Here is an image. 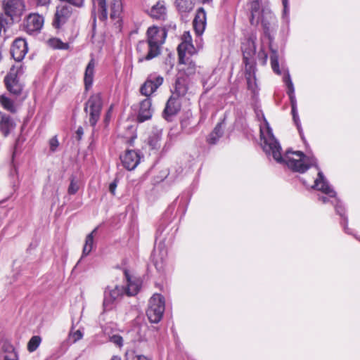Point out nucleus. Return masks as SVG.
<instances>
[{
	"label": "nucleus",
	"mask_w": 360,
	"mask_h": 360,
	"mask_svg": "<svg viewBox=\"0 0 360 360\" xmlns=\"http://www.w3.org/2000/svg\"><path fill=\"white\" fill-rule=\"evenodd\" d=\"M260 134L261 145L266 153L271 154L276 162L285 164L292 172L304 173L315 164L314 160L307 156L302 151L288 150L285 152L284 156H282L281 147L269 127L267 129V137L264 136L262 129H260Z\"/></svg>",
	"instance_id": "nucleus-1"
},
{
	"label": "nucleus",
	"mask_w": 360,
	"mask_h": 360,
	"mask_svg": "<svg viewBox=\"0 0 360 360\" xmlns=\"http://www.w3.org/2000/svg\"><path fill=\"white\" fill-rule=\"evenodd\" d=\"M167 34L165 28L155 25L149 27L146 31V40L139 41L136 46L138 62L148 61L158 57L161 53V47Z\"/></svg>",
	"instance_id": "nucleus-2"
},
{
	"label": "nucleus",
	"mask_w": 360,
	"mask_h": 360,
	"mask_svg": "<svg viewBox=\"0 0 360 360\" xmlns=\"http://www.w3.org/2000/svg\"><path fill=\"white\" fill-rule=\"evenodd\" d=\"M170 226H158L155 233V243L154 250L151 255L152 261L156 269L161 272L165 270L167 251L165 242L172 240L173 233L169 235Z\"/></svg>",
	"instance_id": "nucleus-3"
},
{
	"label": "nucleus",
	"mask_w": 360,
	"mask_h": 360,
	"mask_svg": "<svg viewBox=\"0 0 360 360\" xmlns=\"http://www.w3.org/2000/svg\"><path fill=\"white\" fill-rule=\"evenodd\" d=\"M194 46L188 41L181 42L177 47L178 72L177 75L191 81L197 72V65L191 56Z\"/></svg>",
	"instance_id": "nucleus-4"
},
{
	"label": "nucleus",
	"mask_w": 360,
	"mask_h": 360,
	"mask_svg": "<svg viewBox=\"0 0 360 360\" xmlns=\"http://www.w3.org/2000/svg\"><path fill=\"white\" fill-rule=\"evenodd\" d=\"M94 11H96L100 20L105 21L108 15L111 19L119 18L122 12L121 0H92Z\"/></svg>",
	"instance_id": "nucleus-5"
},
{
	"label": "nucleus",
	"mask_w": 360,
	"mask_h": 360,
	"mask_svg": "<svg viewBox=\"0 0 360 360\" xmlns=\"http://www.w3.org/2000/svg\"><path fill=\"white\" fill-rule=\"evenodd\" d=\"M22 72V65H13L4 79L7 91L13 95L22 94L24 85L20 81L19 75Z\"/></svg>",
	"instance_id": "nucleus-6"
},
{
	"label": "nucleus",
	"mask_w": 360,
	"mask_h": 360,
	"mask_svg": "<svg viewBox=\"0 0 360 360\" xmlns=\"http://www.w3.org/2000/svg\"><path fill=\"white\" fill-rule=\"evenodd\" d=\"M103 108V99L101 93L92 94L84 105V111L89 115L90 125L94 127L100 119Z\"/></svg>",
	"instance_id": "nucleus-7"
},
{
	"label": "nucleus",
	"mask_w": 360,
	"mask_h": 360,
	"mask_svg": "<svg viewBox=\"0 0 360 360\" xmlns=\"http://www.w3.org/2000/svg\"><path fill=\"white\" fill-rule=\"evenodd\" d=\"M165 309L164 297L160 294H155L149 300L146 315L151 323H157L162 319Z\"/></svg>",
	"instance_id": "nucleus-8"
},
{
	"label": "nucleus",
	"mask_w": 360,
	"mask_h": 360,
	"mask_svg": "<svg viewBox=\"0 0 360 360\" xmlns=\"http://www.w3.org/2000/svg\"><path fill=\"white\" fill-rule=\"evenodd\" d=\"M44 18L37 13H31L23 20V30L29 34L39 33L43 27Z\"/></svg>",
	"instance_id": "nucleus-9"
},
{
	"label": "nucleus",
	"mask_w": 360,
	"mask_h": 360,
	"mask_svg": "<svg viewBox=\"0 0 360 360\" xmlns=\"http://www.w3.org/2000/svg\"><path fill=\"white\" fill-rule=\"evenodd\" d=\"M72 13V8L67 4L57 6L52 25L57 29H60L70 19Z\"/></svg>",
	"instance_id": "nucleus-10"
},
{
	"label": "nucleus",
	"mask_w": 360,
	"mask_h": 360,
	"mask_svg": "<svg viewBox=\"0 0 360 360\" xmlns=\"http://www.w3.org/2000/svg\"><path fill=\"white\" fill-rule=\"evenodd\" d=\"M124 287L116 285L114 288L108 287L104 292L103 309L110 311L113 307L114 302L122 295H124Z\"/></svg>",
	"instance_id": "nucleus-11"
},
{
	"label": "nucleus",
	"mask_w": 360,
	"mask_h": 360,
	"mask_svg": "<svg viewBox=\"0 0 360 360\" xmlns=\"http://www.w3.org/2000/svg\"><path fill=\"white\" fill-rule=\"evenodd\" d=\"M180 97L172 94L167 100L162 112L163 117L169 121L171 118L176 115L181 109Z\"/></svg>",
	"instance_id": "nucleus-12"
},
{
	"label": "nucleus",
	"mask_w": 360,
	"mask_h": 360,
	"mask_svg": "<svg viewBox=\"0 0 360 360\" xmlns=\"http://www.w3.org/2000/svg\"><path fill=\"white\" fill-rule=\"evenodd\" d=\"M27 51V44L25 39L17 38L12 43L11 54L15 61H21L25 58Z\"/></svg>",
	"instance_id": "nucleus-13"
},
{
	"label": "nucleus",
	"mask_w": 360,
	"mask_h": 360,
	"mask_svg": "<svg viewBox=\"0 0 360 360\" xmlns=\"http://www.w3.org/2000/svg\"><path fill=\"white\" fill-rule=\"evenodd\" d=\"M152 101L150 98H146L139 103V110L136 121L139 123L149 120L153 116Z\"/></svg>",
	"instance_id": "nucleus-14"
},
{
	"label": "nucleus",
	"mask_w": 360,
	"mask_h": 360,
	"mask_svg": "<svg viewBox=\"0 0 360 360\" xmlns=\"http://www.w3.org/2000/svg\"><path fill=\"white\" fill-rule=\"evenodd\" d=\"M163 81L164 79L162 76L155 77L154 79H146L140 88V93L146 96V98H150V96L162 84Z\"/></svg>",
	"instance_id": "nucleus-15"
},
{
	"label": "nucleus",
	"mask_w": 360,
	"mask_h": 360,
	"mask_svg": "<svg viewBox=\"0 0 360 360\" xmlns=\"http://www.w3.org/2000/svg\"><path fill=\"white\" fill-rule=\"evenodd\" d=\"M148 14L154 20L165 21L167 18V8L164 0H159L148 11Z\"/></svg>",
	"instance_id": "nucleus-16"
},
{
	"label": "nucleus",
	"mask_w": 360,
	"mask_h": 360,
	"mask_svg": "<svg viewBox=\"0 0 360 360\" xmlns=\"http://www.w3.org/2000/svg\"><path fill=\"white\" fill-rule=\"evenodd\" d=\"M24 9L23 0H6L4 4L5 13L11 18L20 15Z\"/></svg>",
	"instance_id": "nucleus-17"
},
{
	"label": "nucleus",
	"mask_w": 360,
	"mask_h": 360,
	"mask_svg": "<svg viewBox=\"0 0 360 360\" xmlns=\"http://www.w3.org/2000/svg\"><path fill=\"white\" fill-rule=\"evenodd\" d=\"M120 159L123 167L129 171L135 169L140 162L139 153L134 150H126Z\"/></svg>",
	"instance_id": "nucleus-18"
},
{
	"label": "nucleus",
	"mask_w": 360,
	"mask_h": 360,
	"mask_svg": "<svg viewBox=\"0 0 360 360\" xmlns=\"http://www.w3.org/2000/svg\"><path fill=\"white\" fill-rule=\"evenodd\" d=\"M206 13L202 8L198 9L193 21V26L195 34L198 36L202 34L206 27Z\"/></svg>",
	"instance_id": "nucleus-19"
},
{
	"label": "nucleus",
	"mask_w": 360,
	"mask_h": 360,
	"mask_svg": "<svg viewBox=\"0 0 360 360\" xmlns=\"http://www.w3.org/2000/svg\"><path fill=\"white\" fill-rule=\"evenodd\" d=\"M15 128L13 119L7 114L0 112V131L4 136H8Z\"/></svg>",
	"instance_id": "nucleus-20"
},
{
	"label": "nucleus",
	"mask_w": 360,
	"mask_h": 360,
	"mask_svg": "<svg viewBox=\"0 0 360 360\" xmlns=\"http://www.w3.org/2000/svg\"><path fill=\"white\" fill-rule=\"evenodd\" d=\"M191 83V80L176 75V78L174 84V91H172V94H174L178 97L184 96L188 91L189 85Z\"/></svg>",
	"instance_id": "nucleus-21"
},
{
	"label": "nucleus",
	"mask_w": 360,
	"mask_h": 360,
	"mask_svg": "<svg viewBox=\"0 0 360 360\" xmlns=\"http://www.w3.org/2000/svg\"><path fill=\"white\" fill-rule=\"evenodd\" d=\"M314 184L313 188L322 191L323 193L328 195L330 197H335V192L332 189L324 179L323 173L319 171L317 177L314 181Z\"/></svg>",
	"instance_id": "nucleus-22"
},
{
	"label": "nucleus",
	"mask_w": 360,
	"mask_h": 360,
	"mask_svg": "<svg viewBox=\"0 0 360 360\" xmlns=\"http://www.w3.org/2000/svg\"><path fill=\"white\" fill-rule=\"evenodd\" d=\"M125 276L127 281V287H124L125 294L128 296H134L136 295L141 288L140 281L139 280H131L126 271Z\"/></svg>",
	"instance_id": "nucleus-23"
},
{
	"label": "nucleus",
	"mask_w": 360,
	"mask_h": 360,
	"mask_svg": "<svg viewBox=\"0 0 360 360\" xmlns=\"http://www.w3.org/2000/svg\"><path fill=\"white\" fill-rule=\"evenodd\" d=\"M94 68H95V62L94 59H91L85 70L84 72V86L85 89L88 91L89 88L92 86L94 75Z\"/></svg>",
	"instance_id": "nucleus-24"
},
{
	"label": "nucleus",
	"mask_w": 360,
	"mask_h": 360,
	"mask_svg": "<svg viewBox=\"0 0 360 360\" xmlns=\"http://www.w3.org/2000/svg\"><path fill=\"white\" fill-rule=\"evenodd\" d=\"M223 130L221 123H218L207 137V142L210 145L216 144L222 136Z\"/></svg>",
	"instance_id": "nucleus-25"
},
{
	"label": "nucleus",
	"mask_w": 360,
	"mask_h": 360,
	"mask_svg": "<svg viewBox=\"0 0 360 360\" xmlns=\"http://www.w3.org/2000/svg\"><path fill=\"white\" fill-rule=\"evenodd\" d=\"M96 231H97V228L94 229L90 233H89L86 236V240H85V243H84V245L83 248L82 257L87 256L88 255H89L91 251L92 250V248L94 246V234L96 233Z\"/></svg>",
	"instance_id": "nucleus-26"
},
{
	"label": "nucleus",
	"mask_w": 360,
	"mask_h": 360,
	"mask_svg": "<svg viewBox=\"0 0 360 360\" xmlns=\"http://www.w3.org/2000/svg\"><path fill=\"white\" fill-rule=\"evenodd\" d=\"M176 6L179 12H188L193 8V0H176Z\"/></svg>",
	"instance_id": "nucleus-27"
},
{
	"label": "nucleus",
	"mask_w": 360,
	"mask_h": 360,
	"mask_svg": "<svg viewBox=\"0 0 360 360\" xmlns=\"http://www.w3.org/2000/svg\"><path fill=\"white\" fill-rule=\"evenodd\" d=\"M250 22L251 25L255 24V18L259 15L260 11V2L259 0H252L250 2Z\"/></svg>",
	"instance_id": "nucleus-28"
},
{
	"label": "nucleus",
	"mask_w": 360,
	"mask_h": 360,
	"mask_svg": "<svg viewBox=\"0 0 360 360\" xmlns=\"http://www.w3.org/2000/svg\"><path fill=\"white\" fill-rule=\"evenodd\" d=\"M48 45L54 49L67 50L69 49V44L63 42L58 38H51L47 41Z\"/></svg>",
	"instance_id": "nucleus-29"
},
{
	"label": "nucleus",
	"mask_w": 360,
	"mask_h": 360,
	"mask_svg": "<svg viewBox=\"0 0 360 360\" xmlns=\"http://www.w3.org/2000/svg\"><path fill=\"white\" fill-rule=\"evenodd\" d=\"M271 53L270 56V60H271V66L273 70V71L277 74L280 75L281 73L279 68V63H278V54L276 50H274L270 47Z\"/></svg>",
	"instance_id": "nucleus-30"
},
{
	"label": "nucleus",
	"mask_w": 360,
	"mask_h": 360,
	"mask_svg": "<svg viewBox=\"0 0 360 360\" xmlns=\"http://www.w3.org/2000/svg\"><path fill=\"white\" fill-rule=\"evenodd\" d=\"M0 104L4 109L11 112H15V108L13 101L11 98L4 95L0 96Z\"/></svg>",
	"instance_id": "nucleus-31"
},
{
	"label": "nucleus",
	"mask_w": 360,
	"mask_h": 360,
	"mask_svg": "<svg viewBox=\"0 0 360 360\" xmlns=\"http://www.w3.org/2000/svg\"><path fill=\"white\" fill-rule=\"evenodd\" d=\"M41 342V338L39 335H34L31 338L27 343V350L30 352H34L40 345Z\"/></svg>",
	"instance_id": "nucleus-32"
},
{
	"label": "nucleus",
	"mask_w": 360,
	"mask_h": 360,
	"mask_svg": "<svg viewBox=\"0 0 360 360\" xmlns=\"http://www.w3.org/2000/svg\"><path fill=\"white\" fill-rule=\"evenodd\" d=\"M70 183L68 188V193L69 195H75L79 189L78 181H76L75 177L72 176L70 179Z\"/></svg>",
	"instance_id": "nucleus-33"
},
{
	"label": "nucleus",
	"mask_w": 360,
	"mask_h": 360,
	"mask_svg": "<svg viewBox=\"0 0 360 360\" xmlns=\"http://www.w3.org/2000/svg\"><path fill=\"white\" fill-rule=\"evenodd\" d=\"M69 338L72 343H75L83 338V333L80 330H77L74 332L71 331L70 333Z\"/></svg>",
	"instance_id": "nucleus-34"
},
{
	"label": "nucleus",
	"mask_w": 360,
	"mask_h": 360,
	"mask_svg": "<svg viewBox=\"0 0 360 360\" xmlns=\"http://www.w3.org/2000/svg\"><path fill=\"white\" fill-rule=\"evenodd\" d=\"M160 139L158 136L153 135L148 138V145L152 148V149H155L160 147Z\"/></svg>",
	"instance_id": "nucleus-35"
},
{
	"label": "nucleus",
	"mask_w": 360,
	"mask_h": 360,
	"mask_svg": "<svg viewBox=\"0 0 360 360\" xmlns=\"http://www.w3.org/2000/svg\"><path fill=\"white\" fill-rule=\"evenodd\" d=\"M126 356V360H151L143 355L136 354L134 352L127 353Z\"/></svg>",
	"instance_id": "nucleus-36"
},
{
	"label": "nucleus",
	"mask_w": 360,
	"mask_h": 360,
	"mask_svg": "<svg viewBox=\"0 0 360 360\" xmlns=\"http://www.w3.org/2000/svg\"><path fill=\"white\" fill-rule=\"evenodd\" d=\"M110 341L119 347H121L123 345V338L120 335H113L110 336Z\"/></svg>",
	"instance_id": "nucleus-37"
},
{
	"label": "nucleus",
	"mask_w": 360,
	"mask_h": 360,
	"mask_svg": "<svg viewBox=\"0 0 360 360\" xmlns=\"http://www.w3.org/2000/svg\"><path fill=\"white\" fill-rule=\"evenodd\" d=\"M11 351L8 352L4 358V360H18V355L14 349L11 347Z\"/></svg>",
	"instance_id": "nucleus-38"
},
{
	"label": "nucleus",
	"mask_w": 360,
	"mask_h": 360,
	"mask_svg": "<svg viewBox=\"0 0 360 360\" xmlns=\"http://www.w3.org/2000/svg\"><path fill=\"white\" fill-rule=\"evenodd\" d=\"M291 113H292L293 122L295 124V125L297 126V128L300 134H301L300 121V118H299V116L297 114V110H291Z\"/></svg>",
	"instance_id": "nucleus-39"
},
{
	"label": "nucleus",
	"mask_w": 360,
	"mask_h": 360,
	"mask_svg": "<svg viewBox=\"0 0 360 360\" xmlns=\"http://www.w3.org/2000/svg\"><path fill=\"white\" fill-rule=\"evenodd\" d=\"M262 28L264 30V34L268 37L270 41L272 40V37L270 33V25L264 20L262 22Z\"/></svg>",
	"instance_id": "nucleus-40"
},
{
	"label": "nucleus",
	"mask_w": 360,
	"mask_h": 360,
	"mask_svg": "<svg viewBox=\"0 0 360 360\" xmlns=\"http://www.w3.org/2000/svg\"><path fill=\"white\" fill-rule=\"evenodd\" d=\"M59 145L58 140L56 136L52 137L49 141L50 150L55 151Z\"/></svg>",
	"instance_id": "nucleus-41"
},
{
	"label": "nucleus",
	"mask_w": 360,
	"mask_h": 360,
	"mask_svg": "<svg viewBox=\"0 0 360 360\" xmlns=\"http://www.w3.org/2000/svg\"><path fill=\"white\" fill-rule=\"evenodd\" d=\"M181 127L183 129H186L191 124V117L186 116V117L183 118L181 122Z\"/></svg>",
	"instance_id": "nucleus-42"
},
{
	"label": "nucleus",
	"mask_w": 360,
	"mask_h": 360,
	"mask_svg": "<svg viewBox=\"0 0 360 360\" xmlns=\"http://www.w3.org/2000/svg\"><path fill=\"white\" fill-rule=\"evenodd\" d=\"M344 231L345 233L353 236L356 240L360 241V237L354 230L349 226H344Z\"/></svg>",
	"instance_id": "nucleus-43"
},
{
	"label": "nucleus",
	"mask_w": 360,
	"mask_h": 360,
	"mask_svg": "<svg viewBox=\"0 0 360 360\" xmlns=\"http://www.w3.org/2000/svg\"><path fill=\"white\" fill-rule=\"evenodd\" d=\"M259 57L262 60V65H266L268 58V54L264 50L261 49L259 52Z\"/></svg>",
	"instance_id": "nucleus-44"
},
{
	"label": "nucleus",
	"mask_w": 360,
	"mask_h": 360,
	"mask_svg": "<svg viewBox=\"0 0 360 360\" xmlns=\"http://www.w3.org/2000/svg\"><path fill=\"white\" fill-rule=\"evenodd\" d=\"M289 96L291 105V110H297V101L294 94H291Z\"/></svg>",
	"instance_id": "nucleus-45"
},
{
	"label": "nucleus",
	"mask_w": 360,
	"mask_h": 360,
	"mask_svg": "<svg viewBox=\"0 0 360 360\" xmlns=\"http://www.w3.org/2000/svg\"><path fill=\"white\" fill-rule=\"evenodd\" d=\"M287 88H288L287 93L288 95H290L291 94H294V87H293L292 82H291L290 79H289V81L287 82Z\"/></svg>",
	"instance_id": "nucleus-46"
},
{
	"label": "nucleus",
	"mask_w": 360,
	"mask_h": 360,
	"mask_svg": "<svg viewBox=\"0 0 360 360\" xmlns=\"http://www.w3.org/2000/svg\"><path fill=\"white\" fill-rule=\"evenodd\" d=\"M84 134V129L82 127H79L76 131V136H77V139L78 141L81 140L82 136Z\"/></svg>",
	"instance_id": "nucleus-47"
},
{
	"label": "nucleus",
	"mask_w": 360,
	"mask_h": 360,
	"mask_svg": "<svg viewBox=\"0 0 360 360\" xmlns=\"http://www.w3.org/2000/svg\"><path fill=\"white\" fill-rule=\"evenodd\" d=\"M116 188H117V181L116 180H115L114 181H112V183H110V186H109V191L112 193V194H115V190H116Z\"/></svg>",
	"instance_id": "nucleus-48"
},
{
	"label": "nucleus",
	"mask_w": 360,
	"mask_h": 360,
	"mask_svg": "<svg viewBox=\"0 0 360 360\" xmlns=\"http://www.w3.org/2000/svg\"><path fill=\"white\" fill-rule=\"evenodd\" d=\"M38 6H46L49 4L51 0H35Z\"/></svg>",
	"instance_id": "nucleus-49"
},
{
	"label": "nucleus",
	"mask_w": 360,
	"mask_h": 360,
	"mask_svg": "<svg viewBox=\"0 0 360 360\" xmlns=\"http://www.w3.org/2000/svg\"><path fill=\"white\" fill-rule=\"evenodd\" d=\"M112 109V106L111 105L105 114V122H108L110 117Z\"/></svg>",
	"instance_id": "nucleus-50"
},
{
	"label": "nucleus",
	"mask_w": 360,
	"mask_h": 360,
	"mask_svg": "<svg viewBox=\"0 0 360 360\" xmlns=\"http://www.w3.org/2000/svg\"><path fill=\"white\" fill-rule=\"evenodd\" d=\"M282 4L283 6V11L286 13L288 9V0H282Z\"/></svg>",
	"instance_id": "nucleus-51"
},
{
	"label": "nucleus",
	"mask_w": 360,
	"mask_h": 360,
	"mask_svg": "<svg viewBox=\"0 0 360 360\" xmlns=\"http://www.w3.org/2000/svg\"><path fill=\"white\" fill-rule=\"evenodd\" d=\"M246 79H247L248 88L249 89H252V79H251V77H250V73H249V75H248V77H246Z\"/></svg>",
	"instance_id": "nucleus-52"
},
{
	"label": "nucleus",
	"mask_w": 360,
	"mask_h": 360,
	"mask_svg": "<svg viewBox=\"0 0 360 360\" xmlns=\"http://www.w3.org/2000/svg\"><path fill=\"white\" fill-rule=\"evenodd\" d=\"M243 62L245 65V66L247 67L249 65V58H248V57L245 56V55H243Z\"/></svg>",
	"instance_id": "nucleus-53"
},
{
	"label": "nucleus",
	"mask_w": 360,
	"mask_h": 360,
	"mask_svg": "<svg viewBox=\"0 0 360 360\" xmlns=\"http://www.w3.org/2000/svg\"><path fill=\"white\" fill-rule=\"evenodd\" d=\"M110 360H122L121 357L117 355L112 356Z\"/></svg>",
	"instance_id": "nucleus-54"
},
{
	"label": "nucleus",
	"mask_w": 360,
	"mask_h": 360,
	"mask_svg": "<svg viewBox=\"0 0 360 360\" xmlns=\"http://www.w3.org/2000/svg\"><path fill=\"white\" fill-rule=\"evenodd\" d=\"M319 199H320V200H321L323 203H326V202L328 201V198H327L326 197H324V196L321 197Z\"/></svg>",
	"instance_id": "nucleus-55"
}]
</instances>
